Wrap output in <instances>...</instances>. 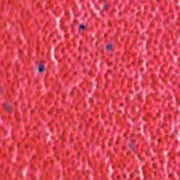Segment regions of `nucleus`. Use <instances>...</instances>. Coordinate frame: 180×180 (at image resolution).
Instances as JSON below:
<instances>
[{
  "mask_svg": "<svg viewBox=\"0 0 180 180\" xmlns=\"http://www.w3.org/2000/svg\"><path fill=\"white\" fill-rule=\"evenodd\" d=\"M79 29L81 30H85V25L84 24L80 25Z\"/></svg>",
  "mask_w": 180,
  "mask_h": 180,
  "instance_id": "nucleus-4",
  "label": "nucleus"
},
{
  "mask_svg": "<svg viewBox=\"0 0 180 180\" xmlns=\"http://www.w3.org/2000/svg\"><path fill=\"white\" fill-rule=\"evenodd\" d=\"M108 9V6L107 5H105L104 6H103V10L104 11H106Z\"/></svg>",
  "mask_w": 180,
  "mask_h": 180,
  "instance_id": "nucleus-5",
  "label": "nucleus"
},
{
  "mask_svg": "<svg viewBox=\"0 0 180 180\" xmlns=\"http://www.w3.org/2000/svg\"><path fill=\"white\" fill-rule=\"evenodd\" d=\"M129 147H130L131 150H134V147H133V145L130 144Z\"/></svg>",
  "mask_w": 180,
  "mask_h": 180,
  "instance_id": "nucleus-6",
  "label": "nucleus"
},
{
  "mask_svg": "<svg viewBox=\"0 0 180 180\" xmlns=\"http://www.w3.org/2000/svg\"><path fill=\"white\" fill-rule=\"evenodd\" d=\"M108 146H110V143H108Z\"/></svg>",
  "mask_w": 180,
  "mask_h": 180,
  "instance_id": "nucleus-7",
  "label": "nucleus"
},
{
  "mask_svg": "<svg viewBox=\"0 0 180 180\" xmlns=\"http://www.w3.org/2000/svg\"><path fill=\"white\" fill-rule=\"evenodd\" d=\"M38 71L40 73L44 72V65L43 64H39Z\"/></svg>",
  "mask_w": 180,
  "mask_h": 180,
  "instance_id": "nucleus-1",
  "label": "nucleus"
},
{
  "mask_svg": "<svg viewBox=\"0 0 180 180\" xmlns=\"http://www.w3.org/2000/svg\"><path fill=\"white\" fill-rule=\"evenodd\" d=\"M113 46L112 44H110L108 46H106V50H108V51L112 50Z\"/></svg>",
  "mask_w": 180,
  "mask_h": 180,
  "instance_id": "nucleus-3",
  "label": "nucleus"
},
{
  "mask_svg": "<svg viewBox=\"0 0 180 180\" xmlns=\"http://www.w3.org/2000/svg\"><path fill=\"white\" fill-rule=\"evenodd\" d=\"M4 108L6 110L7 112H11L12 111V106H11L8 104H4Z\"/></svg>",
  "mask_w": 180,
  "mask_h": 180,
  "instance_id": "nucleus-2",
  "label": "nucleus"
}]
</instances>
